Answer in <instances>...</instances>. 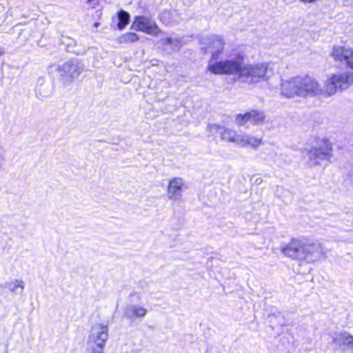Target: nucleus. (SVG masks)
<instances>
[{
    "label": "nucleus",
    "instance_id": "obj_4",
    "mask_svg": "<svg viewBox=\"0 0 353 353\" xmlns=\"http://www.w3.org/2000/svg\"><path fill=\"white\" fill-rule=\"evenodd\" d=\"M85 69L84 65L77 59H70L56 69L59 80L65 85L70 84Z\"/></svg>",
    "mask_w": 353,
    "mask_h": 353
},
{
    "label": "nucleus",
    "instance_id": "obj_32",
    "mask_svg": "<svg viewBox=\"0 0 353 353\" xmlns=\"http://www.w3.org/2000/svg\"><path fill=\"white\" fill-rule=\"evenodd\" d=\"M155 30H156V34H157V30H159V29H158L157 26H156Z\"/></svg>",
    "mask_w": 353,
    "mask_h": 353
},
{
    "label": "nucleus",
    "instance_id": "obj_8",
    "mask_svg": "<svg viewBox=\"0 0 353 353\" xmlns=\"http://www.w3.org/2000/svg\"><path fill=\"white\" fill-rule=\"evenodd\" d=\"M187 188L184 180L180 177H174L170 180L168 186V197L174 201H180L182 192Z\"/></svg>",
    "mask_w": 353,
    "mask_h": 353
},
{
    "label": "nucleus",
    "instance_id": "obj_23",
    "mask_svg": "<svg viewBox=\"0 0 353 353\" xmlns=\"http://www.w3.org/2000/svg\"><path fill=\"white\" fill-rule=\"evenodd\" d=\"M250 122V112L245 114H239L235 117V123L239 125H244Z\"/></svg>",
    "mask_w": 353,
    "mask_h": 353
},
{
    "label": "nucleus",
    "instance_id": "obj_22",
    "mask_svg": "<svg viewBox=\"0 0 353 353\" xmlns=\"http://www.w3.org/2000/svg\"><path fill=\"white\" fill-rule=\"evenodd\" d=\"M139 39L137 34L134 32H127L118 38V41L120 43H126L134 42Z\"/></svg>",
    "mask_w": 353,
    "mask_h": 353
},
{
    "label": "nucleus",
    "instance_id": "obj_27",
    "mask_svg": "<svg viewBox=\"0 0 353 353\" xmlns=\"http://www.w3.org/2000/svg\"><path fill=\"white\" fill-rule=\"evenodd\" d=\"M104 347L101 345H88L87 350L90 353H104Z\"/></svg>",
    "mask_w": 353,
    "mask_h": 353
},
{
    "label": "nucleus",
    "instance_id": "obj_31",
    "mask_svg": "<svg viewBox=\"0 0 353 353\" xmlns=\"http://www.w3.org/2000/svg\"><path fill=\"white\" fill-rule=\"evenodd\" d=\"M3 54V51L0 48V57Z\"/></svg>",
    "mask_w": 353,
    "mask_h": 353
},
{
    "label": "nucleus",
    "instance_id": "obj_28",
    "mask_svg": "<svg viewBox=\"0 0 353 353\" xmlns=\"http://www.w3.org/2000/svg\"><path fill=\"white\" fill-rule=\"evenodd\" d=\"M243 133L239 134L236 130L234 132V135L232 137V143H235L239 146H241L242 141H243Z\"/></svg>",
    "mask_w": 353,
    "mask_h": 353
},
{
    "label": "nucleus",
    "instance_id": "obj_13",
    "mask_svg": "<svg viewBox=\"0 0 353 353\" xmlns=\"http://www.w3.org/2000/svg\"><path fill=\"white\" fill-rule=\"evenodd\" d=\"M158 44L163 47V50L167 52H171L179 50L181 43L178 39H172L170 38L163 39L159 41Z\"/></svg>",
    "mask_w": 353,
    "mask_h": 353
},
{
    "label": "nucleus",
    "instance_id": "obj_6",
    "mask_svg": "<svg viewBox=\"0 0 353 353\" xmlns=\"http://www.w3.org/2000/svg\"><path fill=\"white\" fill-rule=\"evenodd\" d=\"M108 339V327L106 324L97 323L92 327L88 336V345H101L105 346Z\"/></svg>",
    "mask_w": 353,
    "mask_h": 353
},
{
    "label": "nucleus",
    "instance_id": "obj_10",
    "mask_svg": "<svg viewBox=\"0 0 353 353\" xmlns=\"http://www.w3.org/2000/svg\"><path fill=\"white\" fill-rule=\"evenodd\" d=\"M225 41L221 36L214 35L208 39L205 48L207 53L212 54V59H216L217 56L222 52Z\"/></svg>",
    "mask_w": 353,
    "mask_h": 353
},
{
    "label": "nucleus",
    "instance_id": "obj_9",
    "mask_svg": "<svg viewBox=\"0 0 353 353\" xmlns=\"http://www.w3.org/2000/svg\"><path fill=\"white\" fill-rule=\"evenodd\" d=\"M332 57L336 61L345 62L353 70V50L343 46H335L331 52Z\"/></svg>",
    "mask_w": 353,
    "mask_h": 353
},
{
    "label": "nucleus",
    "instance_id": "obj_19",
    "mask_svg": "<svg viewBox=\"0 0 353 353\" xmlns=\"http://www.w3.org/2000/svg\"><path fill=\"white\" fill-rule=\"evenodd\" d=\"M6 287L12 292L21 294L24 289V283L21 280L15 279L13 282L6 283Z\"/></svg>",
    "mask_w": 353,
    "mask_h": 353
},
{
    "label": "nucleus",
    "instance_id": "obj_12",
    "mask_svg": "<svg viewBox=\"0 0 353 353\" xmlns=\"http://www.w3.org/2000/svg\"><path fill=\"white\" fill-rule=\"evenodd\" d=\"M147 313V310L137 305H127L124 310V316L131 320L137 318H142Z\"/></svg>",
    "mask_w": 353,
    "mask_h": 353
},
{
    "label": "nucleus",
    "instance_id": "obj_15",
    "mask_svg": "<svg viewBox=\"0 0 353 353\" xmlns=\"http://www.w3.org/2000/svg\"><path fill=\"white\" fill-rule=\"evenodd\" d=\"M224 74H235L238 73L240 78V70L242 65L236 61L225 60L224 61Z\"/></svg>",
    "mask_w": 353,
    "mask_h": 353
},
{
    "label": "nucleus",
    "instance_id": "obj_17",
    "mask_svg": "<svg viewBox=\"0 0 353 353\" xmlns=\"http://www.w3.org/2000/svg\"><path fill=\"white\" fill-rule=\"evenodd\" d=\"M68 50L72 52L77 55L83 54L86 52L85 46L81 47L76 41L72 39H68V42L66 43Z\"/></svg>",
    "mask_w": 353,
    "mask_h": 353
},
{
    "label": "nucleus",
    "instance_id": "obj_7",
    "mask_svg": "<svg viewBox=\"0 0 353 353\" xmlns=\"http://www.w3.org/2000/svg\"><path fill=\"white\" fill-rule=\"evenodd\" d=\"M305 261L314 263L323 259L325 256V249L318 241L305 242Z\"/></svg>",
    "mask_w": 353,
    "mask_h": 353
},
{
    "label": "nucleus",
    "instance_id": "obj_20",
    "mask_svg": "<svg viewBox=\"0 0 353 353\" xmlns=\"http://www.w3.org/2000/svg\"><path fill=\"white\" fill-rule=\"evenodd\" d=\"M250 122L254 125H259L265 121V116L263 112L252 110L250 112Z\"/></svg>",
    "mask_w": 353,
    "mask_h": 353
},
{
    "label": "nucleus",
    "instance_id": "obj_25",
    "mask_svg": "<svg viewBox=\"0 0 353 353\" xmlns=\"http://www.w3.org/2000/svg\"><path fill=\"white\" fill-rule=\"evenodd\" d=\"M224 127H221L216 124H211L208 125L207 127V130L210 133V135L214 136L216 134H219L221 136L222 130H223Z\"/></svg>",
    "mask_w": 353,
    "mask_h": 353
},
{
    "label": "nucleus",
    "instance_id": "obj_18",
    "mask_svg": "<svg viewBox=\"0 0 353 353\" xmlns=\"http://www.w3.org/2000/svg\"><path fill=\"white\" fill-rule=\"evenodd\" d=\"M208 70L214 74H224V61L213 62L210 60L208 65Z\"/></svg>",
    "mask_w": 353,
    "mask_h": 353
},
{
    "label": "nucleus",
    "instance_id": "obj_16",
    "mask_svg": "<svg viewBox=\"0 0 353 353\" xmlns=\"http://www.w3.org/2000/svg\"><path fill=\"white\" fill-rule=\"evenodd\" d=\"M333 341L339 345H344L353 347V336L347 332L338 334Z\"/></svg>",
    "mask_w": 353,
    "mask_h": 353
},
{
    "label": "nucleus",
    "instance_id": "obj_21",
    "mask_svg": "<svg viewBox=\"0 0 353 353\" xmlns=\"http://www.w3.org/2000/svg\"><path fill=\"white\" fill-rule=\"evenodd\" d=\"M130 15L129 14L123 10H120L118 12L119 22L117 27L119 30H123L129 22Z\"/></svg>",
    "mask_w": 353,
    "mask_h": 353
},
{
    "label": "nucleus",
    "instance_id": "obj_2",
    "mask_svg": "<svg viewBox=\"0 0 353 353\" xmlns=\"http://www.w3.org/2000/svg\"><path fill=\"white\" fill-rule=\"evenodd\" d=\"M332 143L325 139L321 140L316 145L310 150L303 151L304 158L309 167H315L321 165V161L330 160L332 157Z\"/></svg>",
    "mask_w": 353,
    "mask_h": 353
},
{
    "label": "nucleus",
    "instance_id": "obj_11",
    "mask_svg": "<svg viewBox=\"0 0 353 353\" xmlns=\"http://www.w3.org/2000/svg\"><path fill=\"white\" fill-rule=\"evenodd\" d=\"M332 77L339 90L346 89L353 83V73L352 72L334 74Z\"/></svg>",
    "mask_w": 353,
    "mask_h": 353
},
{
    "label": "nucleus",
    "instance_id": "obj_24",
    "mask_svg": "<svg viewBox=\"0 0 353 353\" xmlns=\"http://www.w3.org/2000/svg\"><path fill=\"white\" fill-rule=\"evenodd\" d=\"M234 130L230 129V128H223V130H222V134L221 136V140L231 143L232 137L234 135Z\"/></svg>",
    "mask_w": 353,
    "mask_h": 353
},
{
    "label": "nucleus",
    "instance_id": "obj_29",
    "mask_svg": "<svg viewBox=\"0 0 353 353\" xmlns=\"http://www.w3.org/2000/svg\"><path fill=\"white\" fill-rule=\"evenodd\" d=\"M99 25H100V23H99V22H95V23H94V28H97L99 26Z\"/></svg>",
    "mask_w": 353,
    "mask_h": 353
},
{
    "label": "nucleus",
    "instance_id": "obj_30",
    "mask_svg": "<svg viewBox=\"0 0 353 353\" xmlns=\"http://www.w3.org/2000/svg\"><path fill=\"white\" fill-rule=\"evenodd\" d=\"M39 95L41 96V98H45V97H48L49 96V94H44V95H42L41 94V92H39Z\"/></svg>",
    "mask_w": 353,
    "mask_h": 353
},
{
    "label": "nucleus",
    "instance_id": "obj_1",
    "mask_svg": "<svg viewBox=\"0 0 353 353\" xmlns=\"http://www.w3.org/2000/svg\"><path fill=\"white\" fill-rule=\"evenodd\" d=\"M338 89L332 75L325 81L323 85L316 78L307 74L281 80L280 84L281 94L287 99L327 98L334 95Z\"/></svg>",
    "mask_w": 353,
    "mask_h": 353
},
{
    "label": "nucleus",
    "instance_id": "obj_5",
    "mask_svg": "<svg viewBox=\"0 0 353 353\" xmlns=\"http://www.w3.org/2000/svg\"><path fill=\"white\" fill-rule=\"evenodd\" d=\"M281 252L286 256L293 259L305 261V242L293 239L281 249Z\"/></svg>",
    "mask_w": 353,
    "mask_h": 353
},
{
    "label": "nucleus",
    "instance_id": "obj_26",
    "mask_svg": "<svg viewBox=\"0 0 353 353\" xmlns=\"http://www.w3.org/2000/svg\"><path fill=\"white\" fill-rule=\"evenodd\" d=\"M147 21L148 20L145 17H137L134 23H137L139 29H140L141 30H144L148 29Z\"/></svg>",
    "mask_w": 353,
    "mask_h": 353
},
{
    "label": "nucleus",
    "instance_id": "obj_14",
    "mask_svg": "<svg viewBox=\"0 0 353 353\" xmlns=\"http://www.w3.org/2000/svg\"><path fill=\"white\" fill-rule=\"evenodd\" d=\"M263 143L262 137H256L250 134L243 133L241 147L250 146L256 149Z\"/></svg>",
    "mask_w": 353,
    "mask_h": 353
},
{
    "label": "nucleus",
    "instance_id": "obj_3",
    "mask_svg": "<svg viewBox=\"0 0 353 353\" xmlns=\"http://www.w3.org/2000/svg\"><path fill=\"white\" fill-rule=\"evenodd\" d=\"M270 63L263 62L254 65H242L240 70V79L248 84H256L260 81L270 79Z\"/></svg>",
    "mask_w": 353,
    "mask_h": 353
}]
</instances>
